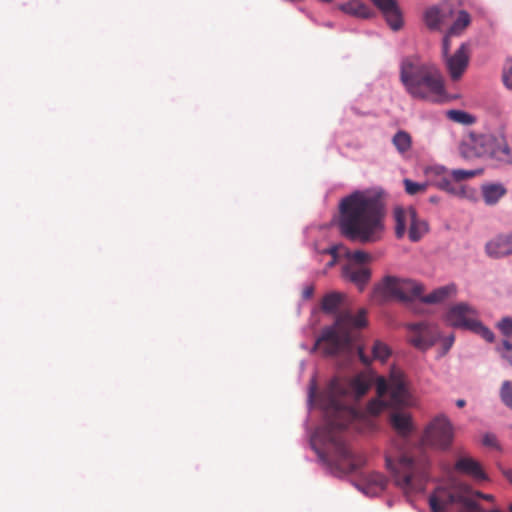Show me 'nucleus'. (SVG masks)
I'll list each match as a JSON object with an SVG mask.
<instances>
[{
	"label": "nucleus",
	"instance_id": "obj_1",
	"mask_svg": "<svg viewBox=\"0 0 512 512\" xmlns=\"http://www.w3.org/2000/svg\"><path fill=\"white\" fill-rule=\"evenodd\" d=\"M370 386L371 380L364 374L353 378L336 377L322 396L326 415L323 436L333 445L335 462L345 472H353L366 463L365 455L351 450L338 433L357 419L358 413L351 403L364 396Z\"/></svg>",
	"mask_w": 512,
	"mask_h": 512
},
{
	"label": "nucleus",
	"instance_id": "obj_2",
	"mask_svg": "<svg viewBox=\"0 0 512 512\" xmlns=\"http://www.w3.org/2000/svg\"><path fill=\"white\" fill-rule=\"evenodd\" d=\"M385 201L376 190L355 191L339 204V228L351 240L376 242L384 232Z\"/></svg>",
	"mask_w": 512,
	"mask_h": 512
},
{
	"label": "nucleus",
	"instance_id": "obj_3",
	"mask_svg": "<svg viewBox=\"0 0 512 512\" xmlns=\"http://www.w3.org/2000/svg\"><path fill=\"white\" fill-rule=\"evenodd\" d=\"M390 422L399 438L394 441L386 453V466L391 471L395 483L404 492L412 493L424 490L427 473L424 460H415L407 443V437L413 431L410 415L402 412L391 414Z\"/></svg>",
	"mask_w": 512,
	"mask_h": 512
},
{
	"label": "nucleus",
	"instance_id": "obj_4",
	"mask_svg": "<svg viewBox=\"0 0 512 512\" xmlns=\"http://www.w3.org/2000/svg\"><path fill=\"white\" fill-rule=\"evenodd\" d=\"M400 78L407 93L415 99L432 103L447 100L443 77L430 66H402Z\"/></svg>",
	"mask_w": 512,
	"mask_h": 512
},
{
	"label": "nucleus",
	"instance_id": "obj_5",
	"mask_svg": "<svg viewBox=\"0 0 512 512\" xmlns=\"http://www.w3.org/2000/svg\"><path fill=\"white\" fill-rule=\"evenodd\" d=\"M377 397L367 404V412L378 415L388 407L399 408L412 404V396L404 373L392 367L388 379L378 377L376 381Z\"/></svg>",
	"mask_w": 512,
	"mask_h": 512
},
{
	"label": "nucleus",
	"instance_id": "obj_6",
	"mask_svg": "<svg viewBox=\"0 0 512 512\" xmlns=\"http://www.w3.org/2000/svg\"><path fill=\"white\" fill-rule=\"evenodd\" d=\"M367 324L366 311L361 309L357 315L350 311L340 312L333 327L323 331L316 342L324 355L333 356L344 350L350 343V333L354 328H363Z\"/></svg>",
	"mask_w": 512,
	"mask_h": 512
},
{
	"label": "nucleus",
	"instance_id": "obj_7",
	"mask_svg": "<svg viewBox=\"0 0 512 512\" xmlns=\"http://www.w3.org/2000/svg\"><path fill=\"white\" fill-rule=\"evenodd\" d=\"M446 320L452 327L469 330L488 342H493L494 334L479 320L477 310L467 303H458L450 307Z\"/></svg>",
	"mask_w": 512,
	"mask_h": 512
},
{
	"label": "nucleus",
	"instance_id": "obj_8",
	"mask_svg": "<svg viewBox=\"0 0 512 512\" xmlns=\"http://www.w3.org/2000/svg\"><path fill=\"white\" fill-rule=\"evenodd\" d=\"M374 292L384 299L407 302L419 297L423 292V286L410 279L386 276L377 284Z\"/></svg>",
	"mask_w": 512,
	"mask_h": 512
},
{
	"label": "nucleus",
	"instance_id": "obj_9",
	"mask_svg": "<svg viewBox=\"0 0 512 512\" xmlns=\"http://www.w3.org/2000/svg\"><path fill=\"white\" fill-rule=\"evenodd\" d=\"M453 428L443 415L436 417L425 429L422 445L436 449H447L453 440Z\"/></svg>",
	"mask_w": 512,
	"mask_h": 512
},
{
	"label": "nucleus",
	"instance_id": "obj_10",
	"mask_svg": "<svg viewBox=\"0 0 512 512\" xmlns=\"http://www.w3.org/2000/svg\"><path fill=\"white\" fill-rule=\"evenodd\" d=\"M471 17L465 10L458 13L457 19L454 21L446 36L443 39V55L447 58L446 64H468L469 62V48L466 44H462L454 55L448 58L449 51V38L451 36L460 35L470 24Z\"/></svg>",
	"mask_w": 512,
	"mask_h": 512
},
{
	"label": "nucleus",
	"instance_id": "obj_11",
	"mask_svg": "<svg viewBox=\"0 0 512 512\" xmlns=\"http://www.w3.org/2000/svg\"><path fill=\"white\" fill-rule=\"evenodd\" d=\"M467 499L462 492L454 488L438 487L429 497V505L432 512H447L454 504L465 505Z\"/></svg>",
	"mask_w": 512,
	"mask_h": 512
},
{
	"label": "nucleus",
	"instance_id": "obj_12",
	"mask_svg": "<svg viewBox=\"0 0 512 512\" xmlns=\"http://www.w3.org/2000/svg\"><path fill=\"white\" fill-rule=\"evenodd\" d=\"M410 330V343L420 349L426 350L434 345L439 338L438 328L426 323H414L408 326Z\"/></svg>",
	"mask_w": 512,
	"mask_h": 512
},
{
	"label": "nucleus",
	"instance_id": "obj_13",
	"mask_svg": "<svg viewBox=\"0 0 512 512\" xmlns=\"http://www.w3.org/2000/svg\"><path fill=\"white\" fill-rule=\"evenodd\" d=\"M429 177L434 175L430 184L454 196H464L465 187L454 182L451 174H447L443 167H434L427 171Z\"/></svg>",
	"mask_w": 512,
	"mask_h": 512
},
{
	"label": "nucleus",
	"instance_id": "obj_14",
	"mask_svg": "<svg viewBox=\"0 0 512 512\" xmlns=\"http://www.w3.org/2000/svg\"><path fill=\"white\" fill-rule=\"evenodd\" d=\"M382 12L392 30H399L403 25L402 15L396 0H371Z\"/></svg>",
	"mask_w": 512,
	"mask_h": 512
},
{
	"label": "nucleus",
	"instance_id": "obj_15",
	"mask_svg": "<svg viewBox=\"0 0 512 512\" xmlns=\"http://www.w3.org/2000/svg\"><path fill=\"white\" fill-rule=\"evenodd\" d=\"M486 253L492 258H502L512 254V234L498 235L485 246Z\"/></svg>",
	"mask_w": 512,
	"mask_h": 512
},
{
	"label": "nucleus",
	"instance_id": "obj_16",
	"mask_svg": "<svg viewBox=\"0 0 512 512\" xmlns=\"http://www.w3.org/2000/svg\"><path fill=\"white\" fill-rule=\"evenodd\" d=\"M343 277L355 284L362 291L371 278L369 268L362 265L348 263L343 267Z\"/></svg>",
	"mask_w": 512,
	"mask_h": 512
},
{
	"label": "nucleus",
	"instance_id": "obj_17",
	"mask_svg": "<svg viewBox=\"0 0 512 512\" xmlns=\"http://www.w3.org/2000/svg\"><path fill=\"white\" fill-rule=\"evenodd\" d=\"M455 470L477 481L487 479L480 463L471 457H460L455 463Z\"/></svg>",
	"mask_w": 512,
	"mask_h": 512
},
{
	"label": "nucleus",
	"instance_id": "obj_18",
	"mask_svg": "<svg viewBox=\"0 0 512 512\" xmlns=\"http://www.w3.org/2000/svg\"><path fill=\"white\" fill-rule=\"evenodd\" d=\"M339 9L351 16L367 19L374 15V12L363 2L359 0H349L339 5Z\"/></svg>",
	"mask_w": 512,
	"mask_h": 512
},
{
	"label": "nucleus",
	"instance_id": "obj_19",
	"mask_svg": "<svg viewBox=\"0 0 512 512\" xmlns=\"http://www.w3.org/2000/svg\"><path fill=\"white\" fill-rule=\"evenodd\" d=\"M457 287L455 284H448L446 286L439 287L429 293L428 295L421 298V301L426 304H437L441 303L452 295H455Z\"/></svg>",
	"mask_w": 512,
	"mask_h": 512
},
{
	"label": "nucleus",
	"instance_id": "obj_20",
	"mask_svg": "<svg viewBox=\"0 0 512 512\" xmlns=\"http://www.w3.org/2000/svg\"><path fill=\"white\" fill-rule=\"evenodd\" d=\"M427 231V223L418 219L415 209L410 208V224L408 230L409 239L413 242H417Z\"/></svg>",
	"mask_w": 512,
	"mask_h": 512
},
{
	"label": "nucleus",
	"instance_id": "obj_21",
	"mask_svg": "<svg viewBox=\"0 0 512 512\" xmlns=\"http://www.w3.org/2000/svg\"><path fill=\"white\" fill-rule=\"evenodd\" d=\"M507 190L502 184H488L482 187V195L487 205L496 204Z\"/></svg>",
	"mask_w": 512,
	"mask_h": 512
},
{
	"label": "nucleus",
	"instance_id": "obj_22",
	"mask_svg": "<svg viewBox=\"0 0 512 512\" xmlns=\"http://www.w3.org/2000/svg\"><path fill=\"white\" fill-rule=\"evenodd\" d=\"M395 234L397 238H402L406 233V226L410 224V208L405 210L401 207L394 209Z\"/></svg>",
	"mask_w": 512,
	"mask_h": 512
},
{
	"label": "nucleus",
	"instance_id": "obj_23",
	"mask_svg": "<svg viewBox=\"0 0 512 512\" xmlns=\"http://www.w3.org/2000/svg\"><path fill=\"white\" fill-rule=\"evenodd\" d=\"M490 154L493 159L502 164H512V152L505 141L497 142Z\"/></svg>",
	"mask_w": 512,
	"mask_h": 512
},
{
	"label": "nucleus",
	"instance_id": "obj_24",
	"mask_svg": "<svg viewBox=\"0 0 512 512\" xmlns=\"http://www.w3.org/2000/svg\"><path fill=\"white\" fill-rule=\"evenodd\" d=\"M344 294L331 292L326 294L321 302V308L325 313H335L341 305Z\"/></svg>",
	"mask_w": 512,
	"mask_h": 512
},
{
	"label": "nucleus",
	"instance_id": "obj_25",
	"mask_svg": "<svg viewBox=\"0 0 512 512\" xmlns=\"http://www.w3.org/2000/svg\"><path fill=\"white\" fill-rule=\"evenodd\" d=\"M392 143L400 153H405L410 150L412 139L406 131H398L392 138Z\"/></svg>",
	"mask_w": 512,
	"mask_h": 512
},
{
	"label": "nucleus",
	"instance_id": "obj_26",
	"mask_svg": "<svg viewBox=\"0 0 512 512\" xmlns=\"http://www.w3.org/2000/svg\"><path fill=\"white\" fill-rule=\"evenodd\" d=\"M441 11L437 7H430L425 11L424 20L428 28L436 30L441 23Z\"/></svg>",
	"mask_w": 512,
	"mask_h": 512
},
{
	"label": "nucleus",
	"instance_id": "obj_27",
	"mask_svg": "<svg viewBox=\"0 0 512 512\" xmlns=\"http://www.w3.org/2000/svg\"><path fill=\"white\" fill-rule=\"evenodd\" d=\"M446 116L451 121L464 125H471L475 122V118L471 114L462 110H448Z\"/></svg>",
	"mask_w": 512,
	"mask_h": 512
},
{
	"label": "nucleus",
	"instance_id": "obj_28",
	"mask_svg": "<svg viewBox=\"0 0 512 512\" xmlns=\"http://www.w3.org/2000/svg\"><path fill=\"white\" fill-rule=\"evenodd\" d=\"M390 353L391 351L385 343L378 340L374 342L372 346L373 359L384 362L390 356Z\"/></svg>",
	"mask_w": 512,
	"mask_h": 512
},
{
	"label": "nucleus",
	"instance_id": "obj_29",
	"mask_svg": "<svg viewBox=\"0 0 512 512\" xmlns=\"http://www.w3.org/2000/svg\"><path fill=\"white\" fill-rule=\"evenodd\" d=\"M405 191L409 195H416L418 193H423L427 190L428 183H417L410 179H404L403 181Z\"/></svg>",
	"mask_w": 512,
	"mask_h": 512
},
{
	"label": "nucleus",
	"instance_id": "obj_30",
	"mask_svg": "<svg viewBox=\"0 0 512 512\" xmlns=\"http://www.w3.org/2000/svg\"><path fill=\"white\" fill-rule=\"evenodd\" d=\"M344 256H346L348 259H350L351 261H353L354 263L353 264H356V265H360V264H363L365 262H368L370 261L371 259V256L370 254L364 252V251H361V250H357V251H354V252H350L348 249H347V252H343Z\"/></svg>",
	"mask_w": 512,
	"mask_h": 512
},
{
	"label": "nucleus",
	"instance_id": "obj_31",
	"mask_svg": "<svg viewBox=\"0 0 512 512\" xmlns=\"http://www.w3.org/2000/svg\"><path fill=\"white\" fill-rule=\"evenodd\" d=\"M500 398L509 408H512V381H504L500 389Z\"/></svg>",
	"mask_w": 512,
	"mask_h": 512
},
{
	"label": "nucleus",
	"instance_id": "obj_32",
	"mask_svg": "<svg viewBox=\"0 0 512 512\" xmlns=\"http://www.w3.org/2000/svg\"><path fill=\"white\" fill-rule=\"evenodd\" d=\"M325 252L332 256V260L327 263V267L330 268L337 262L340 257L344 256L343 252H347V248L343 245H334L326 249Z\"/></svg>",
	"mask_w": 512,
	"mask_h": 512
},
{
	"label": "nucleus",
	"instance_id": "obj_33",
	"mask_svg": "<svg viewBox=\"0 0 512 512\" xmlns=\"http://www.w3.org/2000/svg\"><path fill=\"white\" fill-rule=\"evenodd\" d=\"M450 174L454 182L460 184L461 181L474 177L476 172L473 170L456 169L452 170Z\"/></svg>",
	"mask_w": 512,
	"mask_h": 512
},
{
	"label": "nucleus",
	"instance_id": "obj_34",
	"mask_svg": "<svg viewBox=\"0 0 512 512\" xmlns=\"http://www.w3.org/2000/svg\"><path fill=\"white\" fill-rule=\"evenodd\" d=\"M368 481L379 490H383L387 484L386 478L380 473H372L371 475H369Z\"/></svg>",
	"mask_w": 512,
	"mask_h": 512
},
{
	"label": "nucleus",
	"instance_id": "obj_35",
	"mask_svg": "<svg viewBox=\"0 0 512 512\" xmlns=\"http://www.w3.org/2000/svg\"><path fill=\"white\" fill-rule=\"evenodd\" d=\"M498 328L502 332V334L506 337L512 335V318L504 317L499 323Z\"/></svg>",
	"mask_w": 512,
	"mask_h": 512
},
{
	"label": "nucleus",
	"instance_id": "obj_36",
	"mask_svg": "<svg viewBox=\"0 0 512 512\" xmlns=\"http://www.w3.org/2000/svg\"><path fill=\"white\" fill-rule=\"evenodd\" d=\"M502 81L505 87L512 90V66H505L502 71Z\"/></svg>",
	"mask_w": 512,
	"mask_h": 512
},
{
	"label": "nucleus",
	"instance_id": "obj_37",
	"mask_svg": "<svg viewBox=\"0 0 512 512\" xmlns=\"http://www.w3.org/2000/svg\"><path fill=\"white\" fill-rule=\"evenodd\" d=\"M448 67H449L450 77L452 78V80L457 81L462 77L467 66H448Z\"/></svg>",
	"mask_w": 512,
	"mask_h": 512
},
{
	"label": "nucleus",
	"instance_id": "obj_38",
	"mask_svg": "<svg viewBox=\"0 0 512 512\" xmlns=\"http://www.w3.org/2000/svg\"><path fill=\"white\" fill-rule=\"evenodd\" d=\"M498 350L499 351L504 350L503 353H502V356L505 359H507L510 362V364H512V358L509 355V352L512 350V342L510 340H508V339L503 340L502 341V347L501 348L499 347Z\"/></svg>",
	"mask_w": 512,
	"mask_h": 512
},
{
	"label": "nucleus",
	"instance_id": "obj_39",
	"mask_svg": "<svg viewBox=\"0 0 512 512\" xmlns=\"http://www.w3.org/2000/svg\"><path fill=\"white\" fill-rule=\"evenodd\" d=\"M483 444L490 447H496L497 446V440L495 435L493 434H486L483 437Z\"/></svg>",
	"mask_w": 512,
	"mask_h": 512
},
{
	"label": "nucleus",
	"instance_id": "obj_40",
	"mask_svg": "<svg viewBox=\"0 0 512 512\" xmlns=\"http://www.w3.org/2000/svg\"><path fill=\"white\" fill-rule=\"evenodd\" d=\"M454 343V336L453 335H450L449 337H447L445 340H444V353L448 352V350L451 348V346L453 345Z\"/></svg>",
	"mask_w": 512,
	"mask_h": 512
},
{
	"label": "nucleus",
	"instance_id": "obj_41",
	"mask_svg": "<svg viewBox=\"0 0 512 512\" xmlns=\"http://www.w3.org/2000/svg\"><path fill=\"white\" fill-rule=\"evenodd\" d=\"M358 355H359V358H360V361L365 364V365H368L370 364V359L368 356L365 355L364 351L362 348H359L358 349Z\"/></svg>",
	"mask_w": 512,
	"mask_h": 512
},
{
	"label": "nucleus",
	"instance_id": "obj_42",
	"mask_svg": "<svg viewBox=\"0 0 512 512\" xmlns=\"http://www.w3.org/2000/svg\"><path fill=\"white\" fill-rule=\"evenodd\" d=\"M313 293H314L313 287L308 286L303 290V297L306 299H309L310 297H312Z\"/></svg>",
	"mask_w": 512,
	"mask_h": 512
},
{
	"label": "nucleus",
	"instance_id": "obj_43",
	"mask_svg": "<svg viewBox=\"0 0 512 512\" xmlns=\"http://www.w3.org/2000/svg\"><path fill=\"white\" fill-rule=\"evenodd\" d=\"M465 404H466V402H465V400H463V399H458V400L456 401V405H457V407H459V408L464 407V406H465Z\"/></svg>",
	"mask_w": 512,
	"mask_h": 512
},
{
	"label": "nucleus",
	"instance_id": "obj_44",
	"mask_svg": "<svg viewBox=\"0 0 512 512\" xmlns=\"http://www.w3.org/2000/svg\"><path fill=\"white\" fill-rule=\"evenodd\" d=\"M506 478L512 483V470L505 471Z\"/></svg>",
	"mask_w": 512,
	"mask_h": 512
},
{
	"label": "nucleus",
	"instance_id": "obj_45",
	"mask_svg": "<svg viewBox=\"0 0 512 512\" xmlns=\"http://www.w3.org/2000/svg\"><path fill=\"white\" fill-rule=\"evenodd\" d=\"M481 497L485 500H488V501H492L493 500V496L492 495H484V494H481Z\"/></svg>",
	"mask_w": 512,
	"mask_h": 512
},
{
	"label": "nucleus",
	"instance_id": "obj_46",
	"mask_svg": "<svg viewBox=\"0 0 512 512\" xmlns=\"http://www.w3.org/2000/svg\"><path fill=\"white\" fill-rule=\"evenodd\" d=\"M438 201H439V199L436 196L430 197V202L431 203H437Z\"/></svg>",
	"mask_w": 512,
	"mask_h": 512
},
{
	"label": "nucleus",
	"instance_id": "obj_47",
	"mask_svg": "<svg viewBox=\"0 0 512 512\" xmlns=\"http://www.w3.org/2000/svg\"><path fill=\"white\" fill-rule=\"evenodd\" d=\"M509 511L512 512V504L509 506Z\"/></svg>",
	"mask_w": 512,
	"mask_h": 512
}]
</instances>
